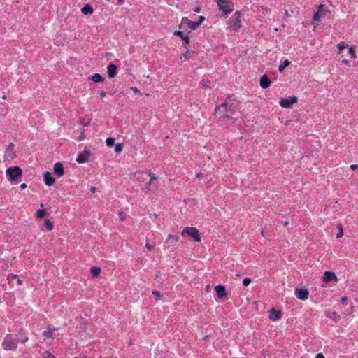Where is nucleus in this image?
Instances as JSON below:
<instances>
[{"instance_id":"obj_1","label":"nucleus","mask_w":358,"mask_h":358,"mask_svg":"<svg viewBox=\"0 0 358 358\" xmlns=\"http://www.w3.org/2000/svg\"><path fill=\"white\" fill-rule=\"evenodd\" d=\"M6 174L10 182H15L17 181V178L22 176V170L20 167L17 166H10L6 170Z\"/></svg>"},{"instance_id":"obj_2","label":"nucleus","mask_w":358,"mask_h":358,"mask_svg":"<svg viewBox=\"0 0 358 358\" xmlns=\"http://www.w3.org/2000/svg\"><path fill=\"white\" fill-rule=\"evenodd\" d=\"M216 2L225 17L234 10V3L231 0H216Z\"/></svg>"},{"instance_id":"obj_3","label":"nucleus","mask_w":358,"mask_h":358,"mask_svg":"<svg viewBox=\"0 0 358 358\" xmlns=\"http://www.w3.org/2000/svg\"><path fill=\"white\" fill-rule=\"evenodd\" d=\"M241 13L240 11H236L229 19V25L230 30L237 31L241 27Z\"/></svg>"},{"instance_id":"obj_4","label":"nucleus","mask_w":358,"mask_h":358,"mask_svg":"<svg viewBox=\"0 0 358 358\" xmlns=\"http://www.w3.org/2000/svg\"><path fill=\"white\" fill-rule=\"evenodd\" d=\"M182 236H188L192 237L194 241L201 242V238L200 237L199 230L195 227H185L181 233Z\"/></svg>"},{"instance_id":"obj_5","label":"nucleus","mask_w":358,"mask_h":358,"mask_svg":"<svg viewBox=\"0 0 358 358\" xmlns=\"http://www.w3.org/2000/svg\"><path fill=\"white\" fill-rule=\"evenodd\" d=\"M2 345L5 350H15L17 348V343L11 335L8 334L5 336Z\"/></svg>"},{"instance_id":"obj_6","label":"nucleus","mask_w":358,"mask_h":358,"mask_svg":"<svg viewBox=\"0 0 358 358\" xmlns=\"http://www.w3.org/2000/svg\"><path fill=\"white\" fill-rule=\"evenodd\" d=\"M185 27L189 28L190 30H196L198 27V23L194 21L190 20L187 17H184L181 20V22L179 25L180 29H184Z\"/></svg>"},{"instance_id":"obj_7","label":"nucleus","mask_w":358,"mask_h":358,"mask_svg":"<svg viewBox=\"0 0 358 358\" xmlns=\"http://www.w3.org/2000/svg\"><path fill=\"white\" fill-rule=\"evenodd\" d=\"M15 145L13 143H10L7 146L5 153H4V159L6 161H12L15 158L16 154L14 150Z\"/></svg>"},{"instance_id":"obj_8","label":"nucleus","mask_w":358,"mask_h":358,"mask_svg":"<svg viewBox=\"0 0 358 358\" xmlns=\"http://www.w3.org/2000/svg\"><path fill=\"white\" fill-rule=\"evenodd\" d=\"M216 115L220 117H226L230 118V114L228 113V105L224 103L222 105L217 106L215 110Z\"/></svg>"},{"instance_id":"obj_9","label":"nucleus","mask_w":358,"mask_h":358,"mask_svg":"<svg viewBox=\"0 0 358 358\" xmlns=\"http://www.w3.org/2000/svg\"><path fill=\"white\" fill-rule=\"evenodd\" d=\"M298 101V97L296 96H291L289 99H282L279 104L281 107L284 108H292V105L294 103H297Z\"/></svg>"},{"instance_id":"obj_10","label":"nucleus","mask_w":358,"mask_h":358,"mask_svg":"<svg viewBox=\"0 0 358 358\" xmlns=\"http://www.w3.org/2000/svg\"><path fill=\"white\" fill-rule=\"evenodd\" d=\"M149 176L151 177L150 181L146 185V189L148 192H154L158 189L159 185L156 182L157 178L152 175L151 173H149Z\"/></svg>"},{"instance_id":"obj_11","label":"nucleus","mask_w":358,"mask_h":358,"mask_svg":"<svg viewBox=\"0 0 358 358\" xmlns=\"http://www.w3.org/2000/svg\"><path fill=\"white\" fill-rule=\"evenodd\" d=\"M90 151L87 149H85L83 152H80L77 157H76V162L78 164H83L86 162H87L89 157H90Z\"/></svg>"},{"instance_id":"obj_12","label":"nucleus","mask_w":358,"mask_h":358,"mask_svg":"<svg viewBox=\"0 0 358 358\" xmlns=\"http://www.w3.org/2000/svg\"><path fill=\"white\" fill-rule=\"evenodd\" d=\"M294 294L299 299L303 301L306 300L309 296V292L307 289L296 288Z\"/></svg>"},{"instance_id":"obj_13","label":"nucleus","mask_w":358,"mask_h":358,"mask_svg":"<svg viewBox=\"0 0 358 358\" xmlns=\"http://www.w3.org/2000/svg\"><path fill=\"white\" fill-rule=\"evenodd\" d=\"M323 282H329L331 281L338 282V278L333 271H325L323 275Z\"/></svg>"},{"instance_id":"obj_14","label":"nucleus","mask_w":358,"mask_h":358,"mask_svg":"<svg viewBox=\"0 0 358 358\" xmlns=\"http://www.w3.org/2000/svg\"><path fill=\"white\" fill-rule=\"evenodd\" d=\"M327 10L324 9V6L323 4H320L318 7V10L317 13L313 16L314 21H320L321 17L325 15Z\"/></svg>"},{"instance_id":"obj_15","label":"nucleus","mask_w":358,"mask_h":358,"mask_svg":"<svg viewBox=\"0 0 358 358\" xmlns=\"http://www.w3.org/2000/svg\"><path fill=\"white\" fill-rule=\"evenodd\" d=\"M174 36H178L181 38V39L184 41L183 46L185 48H187V45L190 43L189 37L187 35L184 34V33L181 31H175L173 32Z\"/></svg>"},{"instance_id":"obj_16","label":"nucleus","mask_w":358,"mask_h":358,"mask_svg":"<svg viewBox=\"0 0 358 358\" xmlns=\"http://www.w3.org/2000/svg\"><path fill=\"white\" fill-rule=\"evenodd\" d=\"M43 178H44L45 185L49 187L52 186L55 182V178H53L52 174L49 172H45L44 173Z\"/></svg>"},{"instance_id":"obj_17","label":"nucleus","mask_w":358,"mask_h":358,"mask_svg":"<svg viewBox=\"0 0 358 358\" xmlns=\"http://www.w3.org/2000/svg\"><path fill=\"white\" fill-rule=\"evenodd\" d=\"M54 173L57 176L61 177L64 175V167L62 163L57 162L54 166Z\"/></svg>"},{"instance_id":"obj_18","label":"nucleus","mask_w":358,"mask_h":358,"mask_svg":"<svg viewBox=\"0 0 358 358\" xmlns=\"http://www.w3.org/2000/svg\"><path fill=\"white\" fill-rule=\"evenodd\" d=\"M108 75L110 78H113L117 75V66L110 64L107 67Z\"/></svg>"},{"instance_id":"obj_19","label":"nucleus","mask_w":358,"mask_h":358,"mask_svg":"<svg viewBox=\"0 0 358 358\" xmlns=\"http://www.w3.org/2000/svg\"><path fill=\"white\" fill-rule=\"evenodd\" d=\"M271 82L266 75H264L260 78V86L262 89L268 88Z\"/></svg>"},{"instance_id":"obj_20","label":"nucleus","mask_w":358,"mask_h":358,"mask_svg":"<svg viewBox=\"0 0 358 358\" xmlns=\"http://www.w3.org/2000/svg\"><path fill=\"white\" fill-rule=\"evenodd\" d=\"M280 317H281L280 311H277L274 308H273L270 310L269 318L271 320L276 321V320H278L279 319H280Z\"/></svg>"},{"instance_id":"obj_21","label":"nucleus","mask_w":358,"mask_h":358,"mask_svg":"<svg viewBox=\"0 0 358 358\" xmlns=\"http://www.w3.org/2000/svg\"><path fill=\"white\" fill-rule=\"evenodd\" d=\"M219 298H222L227 295L225 287L221 285H217L215 288Z\"/></svg>"},{"instance_id":"obj_22","label":"nucleus","mask_w":358,"mask_h":358,"mask_svg":"<svg viewBox=\"0 0 358 358\" xmlns=\"http://www.w3.org/2000/svg\"><path fill=\"white\" fill-rule=\"evenodd\" d=\"M93 11H94V10H93L92 6L89 3L85 4L81 8V12L84 15H91V14H92Z\"/></svg>"},{"instance_id":"obj_23","label":"nucleus","mask_w":358,"mask_h":358,"mask_svg":"<svg viewBox=\"0 0 358 358\" xmlns=\"http://www.w3.org/2000/svg\"><path fill=\"white\" fill-rule=\"evenodd\" d=\"M40 206H41V208H43V207H44V206H43V203H41V204L40 205ZM45 214H46V211H45V209H43V208H42V209H39V210H38L36 211V215H36V217L37 218H43V217L45 215Z\"/></svg>"},{"instance_id":"obj_24","label":"nucleus","mask_w":358,"mask_h":358,"mask_svg":"<svg viewBox=\"0 0 358 358\" xmlns=\"http://www.w3.org/2000/svg\"><path fill=\"white\" fill-rule=\"evenodd\" d=\"M228 105V113L230 114V118L232 117V115L234 113L236 106L234 103H227Z\"/></svg>"},{"instance_id":"obj_25","label":"nucleus","mask_w":358,"mask_h":358,"mask_svg":"<svg viewBox=\"0 0 358 358\" xmlns=\"http://www.w3.org/2000/svg\"><path fill=\"white\" fill-rule=\"evenodd\" d=\"M91 274L94 277L98 276L101 273V268L100 267L97 266H92L90 269Z\"/></svg>"},{"instance_id":"obj_26","label":"nucleus","mask_w":358,"mask_h":358,"mask_svg":"<svg viewBox=\"0 0 358 358\" xmlns=\"http://www.w3.org/2000/svg\"><path fill=\"white\" fill-rule=\"evenodd\" d=\"M91 79L94 83L103 82L104 80V78H103L99 73H94Z\"/></svg>"},{"instance_id":"obj_27","label":"nucleus","mask_w":358,"mask_h":358,"mask_svg":"<svg viewBox=\"0 0 358 358\" xmlns=\"http://www.w3.org/2000/svg\"><path fill=\"white\" fill-rule=\"evenodd\" d=\"M290 64V62L288 59L285 60L278 67V71L280 73L283 72L285 69Z\"/></svg>"},{"instance_id":"obj_28","label":"nucleus","mask_w":358,"mask_h":358,"mask_svg":"<svg viewBox=\"0 0 358 358\" xmlns=\"http://www.w3.org/2000/svg\"><path fill=\"white\" fill-rule=\"evenodd\" d=\"M57 330V329L56 328H53V329H48L47 331H44L43 333V336L48 338H52V333Z\"/></svg>"},{"instance_id":"obj_29","label":"nucleus","mask_w":358,"mask_h":358,"mask_svg":"<svg viewBox=\"0 0 358 358\" xmlns=\"http://www.w3.org/2000/svg\"><path fill=\"white\" fill-rule=\"evenodd\" d=\"M178 241H179V237L178 236L169 234L168 236V238H167V240L166 242L167 243H172L173 241L178 242Z\"/></svg>"},{"instance_id":"obj_30","label":"nucleus","mask_w":358,"mask_h":358,"mask_svg":"<svg viewBox=\"0 0 358 358\" xmlns=\"http://www.w3.org/2000/svg\"><path fill=\"white\" fill-rule=\"evenodd\" d=\"M44 225L48 231H51L53 229V223L49 220L45 221Z\"/></svg>"},{"instance_id":"obj_31","label":"nucleus","mask_w":358,"mask_h":358,"mask_svg":"<svg viewBox=\"0 0 358 358\" xmlns=\"http://www.w3.org/2000/svg\"><path fill=\"white\" fill-rule=\"evenodd\" d=\"M338 232L336 234V238H340L343 236V227H342L341 224H338Z\"/></svg>"},{"instance_id":"obj_32","label":"nucleus","mask_w":358,"mask_h":358,"mask_svg":"<svg viewBox=\"0 0 358 358\" xmlns=\"http://www.w3.org/2000/svg\"><path fill=\"white\" fill-rule=\"evenodd\" d=\"M41 358H55V357L52 355L49 351H45L41 355Z\"/></svg>"},{"instance_id":"obj_33","label":"nucleus","mask_w":358,"mask_h":358,"mask_svg":"<svg viewBox=\"0 0 358 358\" xmlns=\"http://www.w3.org/2000/svg\"><path fill=\"white\" fill-rule=\"evenodd\" d=\"M115 139L112 137H108L106 140V144L108 147H111L114 145Z\"/></svg>"},{"instance_id":"obj_34","label":"nucleus","mask_w":358,"mask_h":358,"mask_svg":"<svg viewBox=\"0 0 358 358\" xmlns=\"http://www.w3.org/2000/svg\"><path fill=\"white\" fill-rule=\"evenodd\" d=\"M348 52L352 58L357 57L355 47H353V46L350 47L348 49Z\"/></svg>"},{"instance_id":"obj_35","label":"nucleus","mask_w":358,"mask_h":358,"mask_svg":"<svg viewBox=\"0 0 358 358\" xmlns=\"http://www.w3.org/2000/svg\"><path fill=\"white\" fill-rule=\"evenodd\" d=\"M348 47V45L345 42H341L339 44H338V48L339 50V52H341L343 50L346 48Z\"/></svg>"},{"instance_id":"obj_36","label":"nucleus","mask_w":358,"mask_h":358,"mask_svg":"<svg viewBox=\"0 0 358 358\" xmlns=\"http://www.w3.org/2000/svg\"><path fill=\"white\" fill-rule=\"evenodd\" d=\"M122 145L121 143H117L115 145V151L116 152H122Z\"/></svg>"},{"instance_id":"obj_37","label":"nucleus","mask_w":358,"mask_h":358,"mask_svg":"<svg viewBox=\"0 0 358 358\" xmlns=\"http://www.w3.org/2000/svg\"><path fill=\"white\" fill-rule=\"evenodd\" d=\"M152 294L156 296V300H160L162 298L161 293L159 291H152Z\"/></svg>"},{"instance_id":"obj_38","label":"nucleus","mask_w":358,"mask_h":358,"mask_svg":"<svg viewBox=\"0 0 358 358\" xmlns=\"http://www.w3.org/2000/svg\"><path fill=\"white\" fill-rule=\"evenodd\" d=\"M251 279L249 278H245L243 280V284L244 286H248L251 283Z\"/></svg>"},{"instance_id":"obj_39","label":"nucleus","mask_w":358,"mask_h":358,"mask_svg":"<svg viewBox=\"0 0 358 358\" xmlns=\"http://www.w3.org/2000/svg\"><path fill=\"white\" fill-rule=\"evenodd\" d=\"M189 57V50H187L185 53L182 54L180 57V59L187 60Z\"/></svg>"},{"instance_id":"obj_40","label":"nucleus","mask_w":358,"mask_h":358,"mask_svg":"<svg viewBox=\"0 0 358 358\" xmlns=\"http://www.w3.org/2000/svg\"><path fill=\"white\" fill-rule=\"evenodd\" d=\"M118 215L120 217V220L123 222L126 220V217H125V215L124 214V213L122 211H120L118 213Z\"/></svg>"},{"instance_id":"obj_41","label":"nucleus","mask_w":358,"mask_h":358,"mask_svg":"<svg viewBox=\"0 0 358 358\" xmlns=\"http://www.w3.org/2000/svg\"><path fill=\"white\" fill-rule=\"evenodd\" d=\"M205 20V17L203 16V15H201L199 17V20L197 22H196V23H198V27L200 26V24Z\"/></svg>"},{"instance_id":"obj_42","label":"nucleus","mask_w":358,"mask_h":358,"mask_svg":"<svg viewBox=\"0 0 358 358\" xmlns=\"http://www.w3.org/2000/svg\"><path fill=\"white\" fill-rule=\"evenodd\" d=\"M130 90H131L133 92H134L135 94H140V91H139V90H138V89L137 87H131L130 88Z\"/></svg>"},{"instance_id":"obj_43","label":"nucleus","mask_w":358,"mask_h":358,"mask_svg":"<svg viewBox=\"0 0 358 358\" xmlns=\"http://www.w3.org/2000/svg\"><path fill=\"white\" fill-rule=\"evenodd\" d=\"M10 278L16 279V278H17V274H12L10 276L8 277V280L10 281Z\"/></svg>"},{"instance_id":"obj_44","label":"nucleus","mask_w":358,"mask_h":358,"mask_svg":"<svg viewBox=\"0 0 358 358\" xmlns=\"http://www.w3.org/2000/svg\"><path fill=\"white\" fill-rule=\"evenodd\" d=\"M145 247L148 250H152L153 249V246L148 243L145 244Z\"/></svg>"},{"instance_id":"obj_45","label":"nucleus","mask_w":358,"mask_h":358,"mask_svg":"<svg viewBox=\"0 0 358 358\" xmlns=\"http://www.w3.org/2000/svg\"><path fill=\"white\" fill-rule=\"evenodd\" d=\"M99 94L101 98H104L106 96V92L102 90L100 92Z\"/></svg>"},{"instance_id":"obj_46","label":"nucleus","mask_w":358,"mask_h":358,"mask_svg":"<svg viewBox=\"0 0 358 358\" xmlns=\"http://www.w3.org/2000/svg\"><path fill=\"white\" fill-rule=\"evenodd\" d=\"M315 358H325L322 353H317Z\"/></svg>"},{"instance_id":"obj_47","label":"nucleus","mask_w":358,"mask_h":358,"mask_svg":"<svg viewBox=\"0 0 358 358\" xmlns=\"http://www.w3.org/2000/svg\"><path fill=\"white\" fill-rule=\"evenodd\" d=\"M350 169H351L352 170H356V169H358V165H357V164H352V165L350 166Z\"/></svg>"},{"instance_id":"obj_48","label":"nucleus","mask_w":358,"mask_h":358,"mask_svg":"<svg viewBox=\"0 0 358 358\" xmlns=\"http://www.w3.org/2000/svg\"><path fill=\"white\" fill-rule=\"evenodd\" d=\"M341 302L342 303H345L347 302V297L346 296H343L341 299Z\"/></svg>"},{"instance_id":"obj_49","label":"nucleus","mask_w":358,"mask_h":358,"mask_svg":"<svg viewBox=\"0 0 358 358\" xmlns=\"http://www.w3.org/2000/svg\"><path fill=\"white\" fill-rule=\"evenodd\" d=\"M85 138V135H84V133H83V131H82L81 135H80V138H79V139H78V140H79V141H82V140H83Z\"/></svg>"},{"instance_id":"obj_50","label":"nucleus","mask_w":358,"mask_h":358,"mask_svg":"<svg viewBox=\"0 0 358 358\" xmlns=\"http://www.w3.org/2000/svg\"><path fill=\"white\" fill-rule=\"evenodd\" d=\"M20 188H21L22 189H26V188H27V185H26V183H22V184H21V185H20Z\"/></svg>"},{"instance_id":"obj_51","label":"nucleus","mask_w":358,"mask_h":358,"mask_svg":"<svg viewBox=\"0 0 358 358\" xmlns=\"http://www.w3.org/2000/svg\"><path fill=\"white\" fill-rule=\"evenodd\" d=\"M90 191L92 193H95L96 191V188L95 187H92Z\"/></svg>"},{"instance_id":"obj_52","label":"nucleus","mask_w":358,"mask_h":358,"mask_svg":"<svg viewBox=\"0 0 358 358\" xmlns=\"http://www.w3.org/2000/svg\"><path fill=\"white\" fill-rule=\"evenodd\" d=\"M202 176H203V175H202V173H196V177L197 178H202Z\"/></svg>"},{"instance_id":"obj_53","label":"nucleus","mask_w":358,"mask_h":358,"mask_svg":"<svg viewBox=\"0 0 358 358\" xmlns=\"http://www.w3.org/2000/svg\"><path fill=\"white\" fill-rule=\"evenodd\" d=\"M342 62H343V64H346V65H349V64H350V62H349L348 60H347V59H343V60L342 61Z\"/></svg>"},{"instance_id":"obj_54","label":"nucleus","mask_w":358,"mask_h":358,"mask_svg":"<svg viewBox=\"0 0 358 358\" xmlns=\"http://www.w3.org/2000/svg\"><path fill=\"white\" fill-rule=\"evenodd\" d=\"M194 11L196 13H200L201 12V8L200 7H196L195 9H194Z\"/></svg>"},{"instance_id":"obj_55","label":"nucleus","mask_w":358,"mask_h":358,"mask_svg":"<svg viewBox=\"0 0 358 358\" xmlns=\"http://www.w3.org/2000/svg\"><path fill=\"white\" fill-rule=\"evenodd\" d=\"M28 337H25L23 340L21 341V343H24L25 342H27L28 341Z\"/></svg>"},{"instance_id":"obj_56","label":"nucleus","mask_w":358,"mask_h":358,"mask_svg":"<svg viewBox=\"0 0 358 358\" xmlns=\"http://www.w3.org/2000/svg\"><path fill=\"white\" fill-rule=\"evenodd\" d=\"M17 284H18L19 285H22V281L21 280H20V279H17Z\"/></svg>"},{"instance_id":"obj_57","label":"nucleus","mask_w":358,"mask_h":358,"mask_svg":"<svg viewBox=\"0 0 358 358\" xmlns=\"http://www.w3.org/2000/svg\"><path fill=\"white\" fill-rule=\"evenodd\" d=\"M289 222H288V221H286V222H285L283 223V226H284V227H287V226H288V225H289Z\"/></svg>"},{"instance_id":"obj_58","label":"nucleus","mask_w":358,"mask_h":358,"mask_svg":"<svg viewBox=\"0 0 358 358\" xmlns=\"http://www.w3.org/2000/svg\"><path fill=\"white\" fill-rule=\"evenodd\" d=\"M120 4H122L124 0H117Z\"/></svg>"},{"instance_id":"obj_59","label":"nucleus","mask_w":358,"mask_h":358,"mask_svg":"<svg viewBox=\"0 0 358 358\" xmlns=\"http://www.w3.org/2000/svg\"><path fill=\"white\" fill-rule=\"evenodd\" d=\"M261 235L262 236H264V229L262 230L261 231Z\"/></svg>"},{"instance_id":"obj_60","label":"nucleus","mask_w":358,"mask_h":358,"mask_svg":"<svg viewBox=\"0 0 358 358\" xmlns=\"http://www.w3.org/2000/svg\"><path fill=\"white\" fill-rule=\"evenodd\" d=\"M6 99V95H3V96H2V99L5 100Z\"/></svg>"},{"instance_id":"obj_61","label":"nucleus","mask_w":358,"mask_h":358,"mask_svg":"<svg viewBox=\"0 0 358 358\" xmlns=\"http://www.w3.org/2000/svg\"><path fill=\"white\" fill-rule=\"evenodd\" d=\"M242 275H243V274L238 273V274H237L236 275H237V276H241Z\"/></svg>"},{"instance_id":"obj_62","label":"nucleus","mask_w":358,"mask_h":358,"mask_svg":"<svg viewBox=\"0 0 358 358\" xmlns=\"http://www.w3.org/2000/svg\"><path fill=\"white\" fill-rule=\"evenodd\" d=\"M207 338H208V336H205V339H207Z\"/></svg>"},{"instance_id":"obj_63","label":"nucleus","mask_w":358,"mask_h":358,"mask_svg":"<svg viewBox=\"0 0 358 358\" xmlns=\"http://www.w3.org/2000/svg\"><path fill=\"white\" fill-rule=\"evenodd\" d=\"M83 358H87V357H83Z\"/></svg>"},{"instance_id":"obj_64","label":"nucleus","mask_w":358,"mask_h":358,"mask_svg":"<svg viewBox=\"0 0 358 358\" xmlns=\"http://www.w3.org/2000/svg\"><path fill=\"white\" fill-rule=\"evenodd\" d=\"M74 358H76V357H74Z\"/></svg>"}]
</instances>
